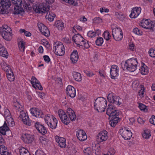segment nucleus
I'll return each mask as SVG.
<instances>
[{
	"label": "nucleus",
	"instance_id": "4c0bfd02",
	"mask_svg": "<svg viewBox=\"0 0 155 155\" xmlns=\"http://www.w3.org/2000/svg\"><path fill=\"white\" fill-rule=\"evenodd\" d=\"M25 43L21 39L18 42V45L20 51L21 52H24L25 49Z\"/></svg>",
	"mask_w": 155,
	"mask_h": 155
},
{
	"label": "nucleus",
	"instance_id": "58836bf2",
	"mask_svg": "<svg viewBox=\"0 0 155 155\" xmlns=\"http://www.w3.org/2000/svg\"><path fill=\"white\" fill-rule=\"evenodd\" d=\"M1 66L2 69L5 71L7 72V71H9L11 69L10 66H9L4 61H2L1 63Z\"/></svg>",
	"mask_w": 155,
	"mask_h": 155
},
{
	"label": "nucleus",
	"instance_id": "774afa93",
	"mask_svg": "<svg viewBox=\"0 0 155 155\" xmlns=\"http://www.w3.org/2000/svg\"><path fill=\"white\" fill-rule=\"evenodd\" d=\"M151 27H150V29H152L153 30H155V21H151Z\"/></svg>",
	"mask_w": 155,
	"mask_h": 155
},
{
	"label": "nucleus",
	"instance_id": "bb28decb",
	"mask_svg": "<svg viewBox=\"0 0 155 155\" xmlns=\"http://www.w3.org/2000/svg\"><path fill=\"white\" fill-rule=\"evenodd\" d=\"M101 34V31L98 29L94 30V31H89L87 33V36L90 38H92L99 36Z\"/></svg>",
	"mask_w": 155,
	"mask_h": 155
},
{
	"label": "nucleus",
	"instance_id": "8fccbe9b",
	"mask_svg": "<svg viewBox=\"0 0 155 155\" xmlns=\"http://www.w3.org/2000/svg\"><path fill=\"white\" fill-rule=\"evenodd\" d=\"M39 142L42 146H44L47 144L48 140L45 138L41 136L40 137Z\"/></svg>",
	"mask_w": 155,
	"mask_h": 155
},
{
	"label": "nucleus",
	"instance_id": "680f3d73",
	"mask_svg": "<svg viewBox=\"0 0 155 155\" xmlns=\"http://www.w3.org/2000/svg\"><path fill=\"white\" fill-rule=\"evenodd\" d=\"M43 58L45 62L47 63H49L51 61V59L48 55H44L43 56Z\"/></svg>",
	"mask_w": 155,
	"mask_h": 155
},
{
	"label": "nucleus",
	"instance_id": "6ab92c4d",
	"mask_svg": "<svg viewBox=\"0 0 155 155\" xmlns=\"http://www.w3.org/2000/svg\"><path fill=\"white\" fill-rule=\"evenodd\" d=\"M55 140L57 143L58 146L62 148H65L66 146V139L63 137H60L58 136L55 137Z\"/></svg>",
	"mask_w": 155,
	"mask_h": 155
},
{
	"label": "nucleus",
	"instance_id": "c85d7f7f",
	"mask_svg": "<svg viewBox=\"0 0 155 155\" xmlns=\"http://www.w3.org/2000/svg\"><path fill=\"white\" fill-rule=\"evenodd\" d=\"M0 153L1 155H12L11 153L8 152L7 147L3 145H0Z\"/></svg>",
	"mask_w": 155,
	"mask_h": 155
},
{
	"label": "nucleus",
	"instance_id": "a19ab883",
	"mask_svg": "<svg viewBox=\"0 0 155 155\" xmlns=\"http://www.w3.org/2000/svg\"><path fill=\"white\" fill-rule=\"evenodd\" d=\"M122 99L120 97L115 95L114 101L112 102L113 103L117 105H120L121 104Z\"/></svg>",
	"mask_w": 155,
	"mask_h": 155
},
{
	"label": "nucleus",
	"instance_id": "423d86ee",
	"mask_svg": "<svg viewBox=\"0 0 155 155\" xmlns=\"http://www.w3.org/2000/svg\"><path fill=\"white\" fill-rule=\"evenodd\" d=\"M0 32L3 38L7 41H10L12 38V29L7 25L2 26L0 29Z\"/></svg>",
	"mask_w": 155,
	"mask_h": 155
},
{
	"label": "nucleus",
	"instance_id": "4be33fe9",
	"mask_svg": "<svg viewBox=\"0 0 155 155\" xmlns=\"http://www.w3.org/2000/svg\"><path fill=\"white\" fill-rule=\"evenodd\" d=\"M151 21L149 19H143L139 23V25L142 27L146 29H150Z\"/></svg>",
	"mask_w": 155,
	"mask_h": 155
},
{
	"label": "nucleus",
	"instance_id": "aec40b11",
	"mask_svg": "<svg viewBox=\"0 0 155 155\" xmlns=\"http://www.w3.org/2000/svg\"><path fill=\"white\" fill-rule=\"evenodd\" d=\"M76 136L77 138L81 141H84L87 138V136L85 131L81 129H79L76 132Z\"/></svg>",
	"mask_w": 155,
	"mask_h": 155
},
{
	"label": "nucleus",
	"instance_id": "5701e85b",
	"mask_svg": "<svg viewBox=\"0 0 155 155\" xmlns=\"http://www.w3.org/2000/svg\"><path fill=\"white\" fill-rule=\"evenodd\" d=\"M31 114L33 116L38 118H41L43 116L42 111L36 108H32L30 110Z\"/></svg>",
	"mask_w": 155,
	"mask_h": 155
},
{
	"label": "nucleus",
	"instance_id": "412c9836",
	"mask_svg": "<svg viewBox=\"0 0 155 155\" xmlns=\"http://www.w3.org/2000/svg\"><path fill=\"white\" fill-rule=\"evenodd\" d=\"M141 8L140 7H136L133 8L131 11L129 16L131 18H134L137 17L140 14Z\"/></svg>",
	"mask_w": 155,
	"mask_h": 155
},
{
	"label": "nucleus",
	"instance_id": "f704fd0d",
	"mask_svg": "<svg viewBox=\"0 0 155 155\" xmlns=\"http://www.w3.org/2000/svg\"><path fill=\"white\" fill-rule=\"evenodd\" d=\"M9 130V128L6 122L5 121L3 126L0 127V133L2 135H5L6 134V131Z\"/></svg>",
	"mask_w": 155,
	"mask_h": 155
},
{
	"label": "nucleus",
	"instance_id": "5fc2aeb1",
	"mask_svg": "<svg viewBox=\"0 0 155 155\" xmlns=\"http://www.w3.org/2000/svg\"><path fill=\"white\" fill-rule=\"evenodd\" d=\"M32 86L35 88H38L39 90L42 91L43 90V88L41 86V83L39 82L36 84H32Z\"/></svg>",
	"mask_w": 155,
	"mask_h": 155
},
{
	"label": "nucleus",
	"instance_id": "09e8293b",
	"mask_svg": "<svg viewBox=\"0 0 155 155\" xmlns=\"http://www.w3.org/2000/svg\"><path fill=\"white\" fill-rule=\"evenodd\" d=\"M115 96V95L114 93L109 94L107 97V99L108 101L110 103H112V102L114 101Z\"/></svg>",
	"mask_w": 155,
	"mask_h": 155
},
{
	"label": "nucleus",
	"instance_id": "dca6fc26",
	"mask_svg": "<svg viewBox=\"0 0 155 155\" xmlns=\"http://www.w3.org/2000/svg\"><path fill=\"white\" fill-rule=\"evenodd\" d=\"M108 138V133L105 130L101 131L97 136V141L99 143L105 141Z\"/></svg>",
	"mask_w": 155,
	"mask_h": 155
},
{
	"label": "nucleus",
	"instance_id": "338daca9",
	"mask_svg": "<svg viewBox=\"0 0 155 155\" xmlns=\"http://www.w3.org/2000/svg\"><path fill=\"white\" fill-rule=\"evenodd\" d=\"M137 120L138 123L140 124H143L144 123V121L140 117L138 118Z\"/></svg>",
	"mask_w": 155,
	"mask_h": 155
},
{
	"label": "nucleus",
	"instance_id": "2eb2a0df",
	"mask_svg": "<svg viewBox=\"0 0 155 155\" xmlns=\"http://www.w3.org/2000/svg\"><path fill=\"white\" fill-rule=\"evenodd\" d=\"M19 117L24 124L28 126L31 125V121L24 111L21 110L20 111Z\"/></svg>",
	"mask_w": 155,
	"mask_h": 155
},
{
	"label": "nucleus",
	"instance_id": "a211bd4d",
	"mask_svg": "<svg viewBox=\"0 0 155 155\" xmlns=\"http://www.w3.org/2000/svg\"><path fill=\"white\" fill-rule=\"evenodd\" d=\"M37 26L40 31L46 37H48L50 35V31L48 28L41 22L37 23Z\"/></svg>",
	"mask_w": 155,
	"mask_h": 155
},
{
	"label": "nucleus",
	"instance_id": "39448f33",
	"mask_svg": "<svg viewBox=\"0 0 155 155\" xmlns=\"http://www.w3.org/2000/svg\"><path fill=\"white\" fill-rule=\"evenodd\" d=\"M138 61L137 58H132L126 61L124 64V68L130 72H134L137 68Z\"/></svg>",
	"mask_w": 155,
	"mask_h": 155
},
{
	"label": "nucleus",
	"instance_id": "6e6d98bb",
	"mask_svg": "<svg viewBox=\"0 0 155 155\" xmlns=\"http://www.w3.org/2000/svg\"><path fill=\"white\" fill-rule=\"evenodd\" d=\"M149 55L151 57L155 58V50L153 48H150L148 51Z\"/></svg>",
	"mask_w": 155,
	"mask_h": 155
},
{
	"label": "nucleus",
	"instance_id": "1a4fd4ad",
	"mask_svg": "<svg viewBox=\"0 0 155 155\" xmlns=\"http://www.w3.org/2000/svg\"><path fill=\"white\" fill-rule=\"evenodd\" d=\"M112 32L113 37L115 40L120 41L122 39L123 35L120 28L118 27L114 28L112 29Z\"/></svg>",
	"mask_w": 155,
	"mask_h": 155
},
{
	"label": "nucleus",
	"instance_id": "e433bc0d",
	"mask_svg": "<svg viewBox=\"0 0 155 155\" xmlns=\"http://www.w3.org/2000/svg\"><path fill=\"white\" fill-rule=\"evenodd\" d=\"M55 25L59 30H62L64 27V23L62 21L59 20L56 21Z\"/></svg>",
	"mask_w": 155,
	"mask_h": 155
},
{
	"label": "nucleus",
	"instance_id": "052dcab7",
	"mask_svg": "<svg viewBox=\"0 0 155 155\" xmlns=\"http://www.w3.org/2000/svg\"><path fill=\"white\" fill-rule=\"evenodd\" d=\"M150 123L154 125H155V116L153 115L149 119Z\"/></svg>",
	"mask_w": 155,
	"mask_h": 155
},
{
	"label": "nucleus",
	"instance_id": "603ef678",
	"mask_svg": "<svg viewBox=\"0 0 155 155\" xmlns=\"http://www.w3.org/2000/svg\"><path fill=\"white\" fill-rule=\"evenodd\" d=\"M4 115L5 118L9 116H11V113L9 110L6 107H5L4 108Z\"/></svg>",
	"mask_w": 155,
	"mask_h": 155
},
{
	"label": "nucleus",
	"instance_id": "69168bd1",
	"mask_svg": "<svg viewBox=\"0 0 155 155\" xmlns=\"http://www.w3.org/2000/svg\"><path fill=\"white\" fill-rule=\"evenodd\" d=\"M99 74L100 76L102 78L105 77V71L104 70H103V69H101L99 70Z\"/></svg>",
	"mask_w": 155,
	"mask_h": 155
},
{
	"label": "nucleus",
	"instance_id": "7ed1b4c3",
	"mask_svg": "<svg viewBox=\"0 0 155 155\" xmlns=\"http://www.w3.org/2000/svg\"><path fill=\"white\" fill-rule=\"evenodd\" d=\"M106 99L103 97H98L96 99L94 103L95 109L98 112H103L105 111L107 105Z\"/></svg>",
	"mask_w": 155,
	"mask_h": 155
},
{
	"label": "nucleus",
	"instance_id": "cd10ccee",
	"mask_svg": "<svg viewBox=\"0 0 155 155\" xmlns=\"http://www.w3.org/2000/svg\"><path fill=\"white\" fill-rule=\"evenodd\" d=\"M91 147L94 153L96 155H99L100 154V147L99 144L92 143Z\"/></svg>",
	"mask_w": 155,
	"mask_h": 155
},
{
	"label": "nucleus",
	"instance_id": "7c9ffc66",
	"mask_svg": "<svg viewBox=\"0 0 155 155\" xmlns=\"http://www.w3.org/2000/svg\"><path fill=\"white\" fill-rule=\"evenodd\" d=\"M0 55L6 58H8V54L6 49L1 44H0Z\"/></svg>",
	"mask_w": 155,
	"mask_h": 155
},
{
	"label": "nucleus",
	"instance_id": "49530a36",
	"mask_svg": "<svg viewBox=\"0 0 155 155\" xmlns=\"http://www.w3.org/2000/svg\"><path fill=\"white\" fill-rule=\"evenodd\" d=\"M13 106L16 109H17L18 111H20L22 110L23 106L20 105L18 102H16L13 104Z\"/></svg>",
	"mask_w": 155,
	"mask_h": 155
},
{
	"label": "nucleus",
	"instance_id": "20e7f679",
	"mask_svg": "<svg viewBox=\"0 0 155 155\" xmlns=\"http://www.w3.org/2000/svg\"><path fill=\"white\" fill-rule=\"evenodd\" d=\"M72 40L78 46H81L87 49L90 47L89 42L84 39L80 34H75L72 37Z\"/></svg>",
	"mask_w": 155,
	"mask_h": 155
},
{
	"label": "nucleus",
	"instance_id": "2f4dec72",
	"mask_svg": "<svg viewBox=\"0 0 155 155\" xmlns=\"http://www.w3.org/2000/svg\"><path fill=\"white\" fill-rule=\"evenodd\" d=\"M139 70L141 74L143 75H146L149 72L148 67L144 63L142 64L141 66L139 69Z\"/></svg>",
	"mask_w": 155,
	"mask_h": 155
},
{
	"label": "nucleus",
	"instance_id": "a878e982",
	"mask_svg": "<svg viewBox=\"0 0 155 155\" xmlns=\"http://www.w3.org/2000/svg\"><path fill=\"white\" fill-rule=\"evenodd\" d=\"M78 58V53L77 51H74L72 52L70 56V59L73 64L77 63Z\"/></svg>",
	"mask_w": 155,
	"mask_h": 155
},
{
	"label": "nucleus",
	"instance_id": "bf43d9fd",
	"mask_svg": "<svg viewBox=\"0 0 155 155\" xmlns=\"http://www.w3.org/2000/svg\"><path fill=\"white\" fill-rule=\"evenodd\" d=\"M84 72L87 76L89 77H91L94 74L90 70H84Z\"/></svg>",
	"mask_w": 155,
	"mask_h": 155
},
{
	"label": "nucleus",
	"instance_id": "c03bdc74",
	"mask_svg": "<svg viewBox=\"0 0 155 155\" xmlns=\"http://www.w3.org/2000/svg\"><path fill=\"white\" fill-rule=\"evenodd\" d=\"M30 2L31 3H32V2L31 1L27 2L25 1H24L23 4L22 5L25 9L28 10H30L31 8V7L30 5Z\"/></svg>",
	"mask_w": 155,
	"mask_h": 155
},
{
	"label": "nucleus",
	"instance_id": "c756f323",
	"mask_svg": "<svg viewBox=\"0 0 155 155\" xmlns=\"http://www.w3.org/2000/svg\"><path fill=\"white\" fill-rule=\"evenodd\" d=\"M111 120L109 121V124L110 126L113 127H115L117 124L118 123L120 118L118 116H114L110 117Z\"/></svg>",
	"mask_w": 155,
	"mask_h": 155
},
{
	"label": "nucleus",
	"instance_id": "f257e3e1",
	"mask_svg": "<svg viewBox=\"0 0 155 155\" xmlns=\"http://www.w3.org/2000/svg\"><path fill=\"white\" fill-rule=\"evenodd\" d=\"M58 115L61 122L64 124L68 125L70 120L74 121L76 119L75 113L71 108H68L66 113L62 110H59L58 112Z\"/></svg>",
	"mask_w": 155,
	"mask_h": 155
},
{
	"label": "nucleus",
	"instance_id": "13d9d810",
	"mask_svg": "<svg viewBox=\"0 0 155 155\" xmlns=\"http://www.w3.org/2000/svg\"><path fill=\"white\" fill-rule=\"evenodd\" d=\"M115 153V150L113 148H110L109 149L107 153L104 154V155H114Z\"/></svg>",
	"mask_w": 155,
	"mask_h": 155
},
{
	"label": "nucleus",
	"instance_id": "ea45409f",
	"mask_svg": "<svg viewBox=\"0 0 155 155\" xmlns=\"http://www.w3.org/2000/svg\"><path fill=\"white\" fill-rule=\"evenodd\" d=\"M145 88L143 85H140V86L139 91L138 92L139 95L141 97H144V93L145 92Z\"/></svg>",
	"mask_w": 155,
	"mask_h": 155
},
{
	"label": "nucleus",
	"instance_id": "72a5a7b5",
	"mask_svg": "<svg viewBox=\"0 0 155 155\" xmlns=\"http://www.w3.org/2000/svg\"><path fill=\"white\" fill-rule=\"evenodd\" d=\"M5 120L6 121L7 124L11 127H12L15 125V123L14 120L13 119L12 117L11 116H9L5 118Z\"/></svg>",
	"mask_w": 155,
	"mask_h": 155
},
{
	"label": "nucleus",
	"instance_id": "b1692460",
	"mask_svg": "<svg viewBox=\"0 0 155 155\" xmlns=\"http://www.w3.org/2000/svg\"><path fill=\"white\" fill-rule=\"evenodd\" d=\"M67 94L68 96L72 98H74L76 96L75 89L72 86L68 85L66 88Z\"/></svg>",
	"mask_w": 155,
	"mask_h": 155
},
{
	"label": "nucleus",
	"instance_id": "de8ad7c7",
	"mask_svg": "<svg viewBox=\"0 0 155 155\" xmlns=\"http://www.w3.org/2000/svg\"><path fill=\"white\" fill-rule=\"evenodd\" d=\"M104 42V39L101 37H98L95 41L96 44L98 46H101Z\"/></svg>",
	"mask_w": 155,
	"mask_h": 155
},
{
	"label": "nucleus",
	"instance_id": "f3484780",
	"mask_svg": "<svg viewBox=\"0 0 155 155\" xmlns=\"http://www.w3.org/2000/svg\"><path fill=\"white\" fill-rule=\"evenodd\" d=\"M12 3L14 4L15 7H14V14H18L21 12V9L23 4L22 0H11Z\"/></svg>",
	"mask_w": 155,
	"mask_h": 155
},
{
	"label": "nucleus",
	"instance_id": "79ce46f5",
	"mask_svg": "<svg viewBox=\"0 0 155 155\" xmlns=\"http://www.w3.org/2000/svg\"><path fill=\"white\" fill-rule=\"evenodd\" d=\"M63 1L71 5L75 6L78 5L77 0H63Z\"/></svg>",
	"mask_w": 155,
	"mask_h": 155
},
{
	"label": "nucleus",
	"instance_id": "3c124183",
	"mask_svg": "<svg viewBox=\"0 0 155 155\" xmlns=\"http://www.w3.org/2000/svg\"><path fill=\"white\" fill-rule=\"evenodd\" d=\"M133 32L135 34L138 35H141L143 34L142 31L137 27L133 29Z\"/></svg>",
	"mask_w": 155,
	"mask_h": 155
},
{
	"label": "nucleus",
	"instance_id": "864d4df0",
	"mask_svg": "<svg viewBox=\"0 0 155 155\" xmlns=\"http://www.w3.org/2000/svg\"><path fill=\"white\" fill-rule=\"evenodd\" d=\"M39 81L37 79L35 76H32L31 78V83L32 85V84H36L39 83Z\"/></svg>",
	"mask_w": 155,
	"mask_h": 155
},
{
	"label": "nucleus",
	"instance_id": "9b49d317",
	"mask_svg": "<svg viewBox=\"0 0 155 155\" xmlns=\"http://www.w3.org/2000/svg\"><path fill=\"white\" fill-rule=\"evenodd\" d=\"M0 13L4 14L11 6V2L10 0H0Z\"/></svg>",
	"mask_w": 155,
	"mask_h": 155
},
{
	"label": "nucleus",
	"instance_id": "37998d69",
	"mask_svg": "<svg viewBox=\"0 0 155 155\" xmlns=\"http://www.w3.org/2000/svg\"><path fill=\"white\" fill-rule=\"evenodd\" d=\"M103 36L106 41H108L110 39L111 36L108 31H106L103 34Z\"/></svg>",
	"mask_w": 155,
	"mask_h": 155
},
{
	"label": "nucleus",
	"instance_id": "ddd939ff",
	"mask_svg": "<svg viewBox=\"0 0 155 155\" xmlns=\"http://www.w3.org/2000/svg\"><path fill=\"white\" fill-rule=\"evenodd\" d=\"M21 139L25 143L28 144L31 143L34 140L33 135L29 133H23Z\"/></svg>",
	"mask_w": 155,
	"mask_h": 155
},
{
	"label": "nucleus",
	"instance_id": "0e129e2a",
	"mask_svg": "<svg viewBox=\"0 0 155 155\" xmlns=\"http://www.w3.org/2000/svg\"><path fill=\"white\" fill-rule=\"evenodd\" d=\"M109 11V9L105 8H100V12L101 13H103L104 12H108Z\"/></svg>",
	"mask_w": 155,
	"mask_h": 155
},
{
	"label": "nucleus",
	"instance_id": "f03ea898",
	"mask_svg": "<svg viewBox=\"0 0 155 155\" xmlns=\"http://www.w3.org/2000/svg\"><path fill=\"white\" fill-rule=\"evenodd\" d=\"M33 8L35 12L38 13H43L46 12V18L48 19L49 21H53L56 15L54 14L51 12L49 11V6L45 3L36 4L33 6Z\"/></svg>",
	"mask_w": 155,
	"mask_h": 155
},
{
	"label": "nucleus",
	"instance_id": "4d7b16f0",
	"mask_svg": "<svg viewBox=\"0 0 155 155\" xmlns=\"http://www.w3.org/2000/svg\"><path fill=\"white\" fill-rule=\"evenodd\" d=\"M151 136L150 133L147 131H145L144 133L143 134V137L146 139H148Z\"/></svg>",
	"mask_w": 155,
	"mask_h": 155
},
{
	"label": "nucleus",
	"instance_id": "9d476101",
	"mask_svg": "<svg viewBox=\"0 0 155 155\" xmlns=\"http://www.w3.org/2000/svg\"><path fill=\"white\" fill-rule=\"evenodd\" d=\"M106 114L110 117L114 116H118L119 115L116 107L113 104L108 105L106 110Z\"/></svg>",
	"mask_w": 155,
	"mask_h": 155
},
{
	"label": "nucleus",
	"instance_id": "a18cd8bd",
	"mask_svg": "<svg viewBox=\"0 0 155 155\" xmlns=\"http://www.w3.org/2000/svg\"><path fill=\"white\" fill-rule=\"evenodd\" d=\"M83 152L84 155H93L91 149L90 147L84 148Z\"/></svg>",
	"mask_w": 155,
	"mask_h": 155
},
{
	"label": "nucleus",
	"instance_id": "f8f14e48",
	"mask_svg": "<svg viewBox=\"0 0 155 155\" xmlns=\"http://www.w3.org/2000/svg\"><path fill=\"white\" fill-rule=\"evenodd\" d=\"M120 133L122 137L126 140L130 139L132 135V133L129 128H122L120 130Z\"/></svg>",
	"mask_w": 155,
	"mask_h": 155
},
{
	"label": "nucleus",
	"instance_id": "473e14b6",
	"mask_svg": "<svg viewBox=\"0 0 155 155\" xmlns=\"http://www.w3.org/2000/svg\"><path fill=\"white\" fill-rule=\"evenodd\" d=\"M6 72L7 77L8 80L10 81H14L15 77L12 70L11 69L9 71L8 70Z\"/></svg>",
	"mask_w": 155,
	"mask_h": 155
},
{
	"label": "nucleus",
	"instance_id": "c9c22d12",
	"mask_svg": "<svg viewBox=\"0 0 155 155\" xmlns=\"http://www.w3.org/2000/svg\"><path fill=\"white\" fill-rule=\"evenodd\" d=\"M73 77L74 79L78 82L81 81L82 79L81 74L77 72L74 71L73 72Z\"/></svg>",
	"mask_w": 155,
	"mask_h": 155
},
{
	"label": "nucleus",
	"instance_id": "0eeeda50",
	"mask_svg": "<svg viewBox=\"0 0 155 155\" xmlns=\"http://www.w3.org/2000/svg\"><path fill=\"white\" fill-rule=\"evenodd\" d=\"M44 120L48 127L52 129H55L57 126L58 120L54 116L48 114L45 116Z\"/></svg>",
	"mask_w": 155,
	"mask_h": 155
},
{
	"label": "nucleus",
	"instance_id": "4468645a",
	"mask_svg": "<svg viewBox=\"0 0 155 155\" xmlns=\"http://www.w3.org/2000/svg\"><path fill=\"white\" fill-rule=\"evenodd\" d=\"M119 68L115 65L111 66L110 70V77L114 79H116L119 75Z\"/></svg>",
	"mask_w": 155,
	"mask_h": 155
},
{
	"label": "nucleus",
	"instance_id": "6e6552de",
	"mask_svg": "<svg viewBox=\"0 0 155 155\" xmlns=\"http://www.w3.org/2000/svg\"><path fill=\"white\" fill-rule=\"evenodd\" d=\"M53 49L55 50V54L58 56L63 55L65 53L64 46L61 42H55L53 45Z\"/></svg>",
	"mask_w": 155,
	"mask_h": 155
},
{
	"label": "nucleus",
	"instance_id": "393cba45",
	"mask_svg": "<svg viewBox=\"0 0 155 155\" xmlns=\"http://www.w3.org/2000/svg\"><path fill=\"white\" fill-rule=\"evenodd\" d=\"M35 126L38 132L44 135L47 133L46 128L38 122H37Z\"/></svg>",
	"mask_w": 155,
	"mask_h": 155
},
{
	"label": "nucleus",
	"instance_id": "e2e57ef3",
	"mask_svg": "<svg viewBox=\"0 0 155 155\" xmlns=\"http://www.w3.org/2000/svg\"><path fill=\"white\" fill-rule=\"evenodd\" d=\"M138 107L140 110H144L146 109V106L144 104L141 103H140L139 104Z\"/></svg>",
	"mask_w": 155,
	"mask_h": 155
}]
</instances>
